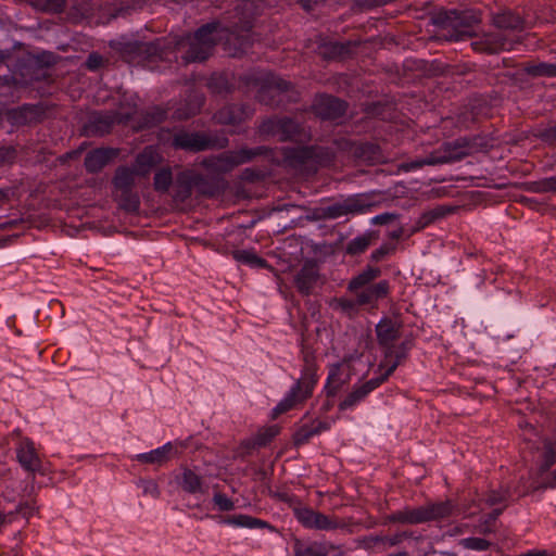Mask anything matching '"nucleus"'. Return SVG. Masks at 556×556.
Returning a JSON list of instances; mask_svg holds the SVG:
<instances>
[{
    "label": "nucleus",
    "instance_id": "obj_1",
    "mask_svg": "<svg viewBox=\"0 0 556 556\" xmlns=\"http://www.w3.org/2000/svg\"><path fill=\"white\" fill-rule=\"evenodd\" d=\"M219 37L218 24H208L198 29L197 33L189 38L190 48L186 60H205Z\"/></svg>",
    "mask_w": 556,
    "mask_h": 556
},
{
    "label": "nucleus",
    "instance_id": "obj_2",
    "mask_svg": "<svg viewBox=\"0 0 556 556\" xmlns=\"http://www.w3.org/2000/svg\"><path fill=\"white\" fill-rule=\"evenodd\" d=\"M397 363L394 362L386 371L378 378L370 379L369 381L356 386L341 401L339 407L341 410L353 409L358 405L372 390L379 387L396 368Z\"/></svg>",
    "mask_w": 556,
    "mask_h": 556
},
{
    "label": "nucleus",
    "instance_id": "obj_3",
    "mask_svg": "<svg viewBox=\"0 0 556 556\" xmlns=\"http://www.w3.org/2000/svg\"><path fill=\"white\" fill-rule=\"evenodd\" d=\"M452 511L450 503L430 504L427 506L418 507L416 509L407 510L403 514L402 520L408 523H419L432 519L443 518L448 516Z\"/></svg>",
    "mask_w": 556,
    "mask_h": 556
},
{
    "label": "nucleus",
    "instance_id": "obj_4",
    "mask_svg": "<svg viewBox=\"0 0 556 556\" xmlns=\"http://www.w3.org/2000/svg\"><path fill=\"white\" fill-rule=\"evenodd\" d=\"M16 457L25 470L34 472L40 469V459L30 440L23 439L20 441L16 446Z\"/></svg>",
    "mask_w": 556,
    "mask_h": 556
},
{
    "label": "nucleus",
    "instance_id": "obj_5",
    "mask_svg": "<svg viewBox=\"0 0 556 556\" xmlns=\"http://www.w3.org/2000/svg\"><path fill=\"white\" fill-rule=\"evenodd\" d=\"M174 454V445L172 442H167L162 446L151 450L146 453H139L132 456V459L138 460L140 463L152 464L156 466H161L170 459Z\"/></svg>",
    "mask_w": 556,
    "mask_h": 556
},
{
    "label": "nucleus",
    "instance_id": "obj_6",
    "mask_svg": "<svg viewBox=\"0 0 556 556\" xmlns=\"http://www.w3.org/2000/svg\"><path fill=\"white\" fill-rule=\"evenodd\" d=\"M313 386L306 383L304 387L296 383L289 393L277 404L274 408L276 414H281L290 409L295 403L301 402L308 397L312 393Z\"/></svg>",
    "mask_w": 556,
    "mask_h": 556
},
{
    "label": "nucleus",
    "instance_id": "obj_7",
    "mask_svg": "<svg viewBox=\"0 0 556 556\" xmlns=\"http://www.w3.org/2000/svg\"><path fill=\"white\" fill-rule=\"evenodd\" d=\"M298 520L307 528L328 530L334 527L333 522L326 516L312 509L301 508L295 511Z\"/></svg>",
    "mask_w": 556,
    "mask_h": 556
},
{
    "label": "nucleus",
    "instance_id": "obj_8",
    "mask_svg": "<svg viewBox=\"0 0 556 556\" xmlns=\"http://www.w3.org/2000/svg\"><path fill=\"white\" fill-rule=\"evenodd\" d=\"M315 110L324 118H336L345 112V104L336 98L323 97L316 103Z\"/></svg>",
    "mask_w": 556,
    "mask_h": 556
},
{
    "label": "nucleus",
    "instance_id": "obj_9",
    "mask_svg": "<svg viewBox=\"0 0 556 556\" xmlns=\"http://www.w3.org/2000/svg\"><path fill=\"white\" fill-rule=\"evenodd\" d=\"M367 204L363 198L355 197L345 200L342 204L330 207L329 215L333 218L341 217L346 214L363 213L366 211Z\"/></svg>",
    "mask_w": 556,
    "mask_h": 556
},
{
    "label": "nucleus",
    "instance_id": "obj_10",
    "mask_svg": "<svg viewBox=\"0 0 556 556\" xmlns=\"http://www.w3.org/2000/svg\"><path fill=\"white\" fill-rule=\"evenodd\" d=\"M536 450L540 475H543L556 462V446L552 442L540 440Z\"/></svg>",
    "mask_w": 556,
    "mask_h": 556
},
{
    "label": "nucleus",
    "instance_id": "obj_11",
    "mask_svg": "<svg viewBox=\"0 0 556 556\" xmlns=\"http://www.w3.org/2000/svg\"><path fill=\"white\" fill-rule=\"evenodd\" d=\"M296 125L291 119L269 121L263 125L264 131H270L280 136L281 140L292 139Z\"/></svg>",
    "mask_w": 556,
    "mask_h": 556
},
{
    "label": "nucleus",
    "instance_id": "obj_12",
    "mask_svg": "<svg viewBox=\"0 0 556 556\" xmlns=\"http://www.w3.org/2000/svg\"><path fill=\"white\" fill-rule=\"evenodd\" d=\"M178 483L184 491L191 494H204L206 492L200 476L190 469H184Z\"/></svg>",
    "mask_w": 556,
    "mask_h": 556
},
{
    "label": "nucleus",
    "instance_id": "obj_13",
    "mask_svg": "<svg viewBox=\"0 0 556 556\" xmlns=\"http://www.w3.org/2000/svg\"><path fill=\"white\" fill-rule=\"evenodd\" d=\"M345 383L343 377L342 364L337 363L329 367L328 378L326 382V390L329 395L336 394V392Z\"/></svg>",
    "mask_w": 556,
    "mask_h": 556
},
{
    "label": "nucleus",
    "instance_id": "obj_14",
    "mask_svg": "<svg viewBox=\"0 0 556 556\" xmlns=\"http://www.w3.org/2000/svg\"><path fill=\"white\" fill-rule=\"evenodd\" d=\"M160 161V156L154 148L149 147L138 155L136 161V172L144 175L149 169Z\"/></svg>",
    "mask_w": 556,
    "mask_h": 556
},
{
    "label": "nucleus",
    "instance_id": "obj_15",
    "mask_svg": "<svg viewBox=\"0 0 556 556\" xmlns=\"http://www.w3.org/2000/svg\"><path fill=\"white\" fill-rule=\"evenodd\" d=\"M110 151L97 149L89 152L85 160V166L89 172H97L102 168L110 160Z\"/></svg>",
    "mask_w": 556,
    "mask_h": 556
},
{
    "label": "nucleus",
    "instance_id": "obj_16",
    "mask_svg": "<svg viewBox=\"0 0 556 556\" xmlns=\"http://www.w3.org/2000/svg\"><path fill=\"white\" fill-rule=\"evenodd\" d=\"M174 144L178 148L190 150H202L205 143L193 134H178L174 138Z\"/></svg>",
    "mask_w": 556,
    "mask_h": 556
},
{
    "label": "nucleus",
    "instance_id": "obj_17",
    "mask_svg": "<svg viewBox=\"0 0 556 556\" xmlns=\"http://www.w3.org/2000/svg\"><path fill=\"white\" fill-rule=\"evenodd\" d=\"M223 523L235 528H258L263 526L260 519L253 518L248 515H238L224 519Z\"/></svg>",
    "mask_w": 556,
    "mask_h": 556
},
{
    "label": "nucleus",
    "instance_id": "obj_18",
    "mask_svg": "<svg viewBox=\"0 0 556 556\" xmlns=\"http://www.w3.org/2000/svg\"><path fill=\"white\" fill-rule=\"evenodd\" d=\"M135 175H139L136 168H119L115 175L114 184L119 189H128L134 184Z\"/></svg>",
    "mask_w": 556,
    "mask_h": 556
},
{
    "label": "nucleus",
    "instance_id": "obj_19",
    "mask_svg": "<svg viewBox=\"0 0 556 556\" xmlns=\"http://www.w3.org/2000/svg\"><path fill=\"white\" fill-rule=\"evenodd\" d=\"M377 336L381 343H389L395 338V329L391 321L389 320H381L377 325Z\"/></svg>",
    "mask_w": 556,
    "mask_h": 556
},
{
    "label": "nucleus",
    "instance_id": "obj_20",
    "mask_svg": "<svg viewBox=\"0 0 556 556\" xmlns=\"http://www.w3.org/2000/svg\"><path fill=\"white\" fill-rule=\"evenodd\" d=\"M378 275V271L374 268H368L364 270L362 274H359L357 277H355L350 282V289L351 290H357L367 283H369L371 280H374Z\"/></svg>",
    "mask_w": 556,
    "mask_h": 556
},
{
    "label": "nucleus",
    "instance_id": "obj_21",
    "mask_svg": "<svg viewBox=\"0 0 556 556\" xmlns=\"http://www.w3.org/2000/svg\"><path fill=\"white\" fill-rule=\"evenodd\" d=\"M172 182V173L169 169H162L155 174L154 186L159 191H166Z\"/></svg>",
    "mask_w": 556,
    "mask_h": 556
},
{
    "label": "nucleus",
    "instance_id": "obj_22",
    "mask_svg": "<svg viewBox=\"0 0 556 556\" xmlns=\"http://www.w3.org/2000/svg\"><path fill=\"white\" fill-rule=\"evenodd\" d=\"M138 486L142 490L144 495H149L153 498L160 496V489L154 480H140Z\"/></svg>",
    "mask_w": 556,
    "mask_h": 556
},
{
    "label": "nucleus",
    "instance_id": "obj_23",
    "mask_svg": "<svg viewBox=\"0 0 556 556\" xmlns=\"http://www.w3.org/2000/svg\"><path fill=\"white\" fill-rule=\"evenodd\" d=\"M213 501L219 510L229 511L235 508L233 502L225 494L216 493Z\"/></svg>",
    "mask_w": 556,
    "mask_h": 556
},
{
    "label": "nucleus",
    "instance_id": "obj_24",
    "mask_svg": "<svg viewBox=\"0 0 556 556\" xmlns=\"http://www.w3.org/2000/svg\"><path fill=\"white\" fill-rule=\"evenodd\" d=\"M463 545L469 549L484 551L488 548L489 543L484 539L468 538L463 540Z\"/></svg>",
    "mask_w": 556,
    "mask_h": 556
},
{
    "label": "nucleus",
    "instance_id": "obj_25",
    "mask_svg": "<svg viewBox=\"0 0 556 556\" xmlns=\"http://www.w3.org/2000/svg\"><path fill=\"white\" fill-rule=\"evenodd\" d=\"M367 245H368L367 240L365 238L358 237L349 243L348 252L352 253V254H357V253L365 251Z\"/></svg>",
    "mask_w": 556,
    "mask_h": 556
},
{
    "label": "nucleus",
    "instance_id": "obj_26",
    "mask_svg": "<svg viewBox=\"0 0 556 556\" xmlns=\"http://www.w3.org/2000/svg\"><path fill=\"white\" fill-rule=\"evenodd\" d=\"M495 23L497 26L503 27V28H514L517 26L519 21L517 17L509 14V15L498 16L495 20Z\"/></svg>",
    "mask_w": 556,
    "mask_h": 556
},
{
    "label": "nucleus",
    "instance_id": "obj_27",
    "mask_svg": "<svg viewBox=\"0 0 556 556\" xmlns=\"http://www.w3.org/2000/svg\"><path fill=\"white\" fill-rule=\"evenodd\" d=\"M388 292V283L386 281H381L375 286H369V293L374 294L376 299L382 298Z\"/></svg>",
    "mask_w": 556,
    "mask_h": 556
},
{
    "label": "nucleus",
    "instance_id": "obj_28",
    "mask_svg": "<svg viewBox=\"0 0 556 556\" xmlns=\"http://www.w3.org/2000/svg\"><path fill=\"white\" fill-rule=\"evenodd\" d=\"M357 299L362 304L371 303L372 301L377 300L374 294L369 293V287H366L365 289L357 292Z\"/></svg>",
    "mask_w": 556,
    "mask_h": 556
},
{
    "label": "nucleus",
    "instance_id": "obj_29",
    "mask_svg": "<svg viewBox=\"0 0 556 556\" xmlns=\"http://www.w3.org/2000/svg\"><path fill=\"white\" fill-rule=\"evenodd\" d=\"M242 258L245 263L250 264L251 266H263L264 262L263 260H261L260 257H257L256 255L252 254V253H244L242 255Z\"/></svg>",
    "mask_w": 556,
    "mask_h": 556
},
{
    "label": "nucleus",
    "instance_id": "obj_30",
    "mask_svg": "<svg viewBox=\"0 0 556 556\" xmlns=\"http://www.w3.org/2000/svg\"><path fill=\"white\" fill-rule=\"evenodd\" d=\"M306 278V270H302L298 277H296V283L299 286V288L302 290V291H305L307 292L308 289H309V283L306 282L305 280Z\"/></svg>",
    "mask_w": 556,
    "mask_h": 556
},
{
    "label": "nucleus",
    "instance_id": "obj_31",
    "mask_svg": "<svg viewBox=\"0 0 556 556\" xmlns=\"http://www.w3.org/2000/svg\"><path fill=\"white\" fill-rule=\"evenodd\" d=\"M102 58L99 54L92 53L87 60V66L90 70H96L98 66H100Z\"/></svg>",
    "mask_w": 556,
    "mask_h": 556
},
{
    "label": "nucleus",
    "instance_id": "obj_32",
    "mask_svg": "<svg viewBox=\"0 0 556 556\" xmlns=\"http://www.w3.org/2000/svg\"><path fill=\"white\" fill-rule=\"evenodd\" d=\"M458 156L459 155H455V157H458ZM453 159H454V156H452V155L451 156H444V157H442L440 160L429 159V160H425V161L418 163V165L420 166L422 164H435L438 162H448V161H451Z\"/></svg>",
    "mask_w": 556,
    "mask_h": 556
},
{
    "label": "nucleus",
    "instance_id": "obj_33",
    "mask_svg": "<svg viewBox=\"0 0 556 556\" xmlns=\"http://www.w3.org/2000/svg\"><path fill=\"white\" fill-rule=\"evenodd\" d=\"M505 497H506V492H500V493L490 495L489 498H488V502L491 505H493L495 503H498V502L503 501Z\"/></svg>",
    "mask_w": 556,
    "mask_h": 556
},
{
    "label": "nucleus",
    "instance_id": "obj_34",
    "mask_svg": "<svg viewBox=\"0 0 556 556\" xmlns=\"http://www.w3.org/2000/svg\"><path fill=\"white\" fill-rule=\"evenodd\" d=\"M519 556H546V552L544 551H531V552H527V553H523Z\"/></svg>",
    "mask_w": 556,
    "mask_h": 556
},
{
    "label": "nucleus",
    "instance_id": "obj_35",
    "mask_svg": "<svg viewBox=\"0 0 556 556\" xmlns=\"http://www.w3.org/2000/svg\"><path fill=\"white\" fill-rule=\"evenodd\" d=\"M547 485H551V482L546 479H542L541 481L535 482V488L547 486Z\"/></svg>",
    "mask_w": 556,
    "mask_h": 556
},
{
    "label": "nucleus",
    "instance_id": "obj_36",
    "mask_svg": "<svg viewBox=\"0 0 556 556\" xmlns=\"http://www.w3.org/2000/svg\"><path fill=\"white\" fill-rule=\"evenodd\" d=\"M500 513H501V510H500V509H494V510L490 514V519H491V520H494V519L498 516V514H500Z\"/></svg>",
    "mask_w": 556,
    "mask_h": 556
},
{
    "label": "nucleus",
    "instance_id": "obj_37",
    "mask_svg": "<svg viewBox=\"0 0 556 556\" xmlns=\"http://www.w3.org/2000/svg\"><path fill=\"white\" fill-rule=\"evenodd\" d=\"M526 427L529 429V431H533L532 426H530V425H526Z\"/></svg>",
    "mask_w": 556,
    "mask_h": 556
},
{
    "label": "nucleus",
    "instance_id": "obj_38",
    "mask_svg": "<svg viewBox=\"0 0 556 556\" xmlns=\"http://www.w3.org/2000/svg\"><path fill=\"white\" fill-rule=\"evenodd\" d=\"M554 479L556 480V470L553 472Z\"/></svg>",
    "mask_w": 556,
    "mask_h": 556
}]
</instances>
